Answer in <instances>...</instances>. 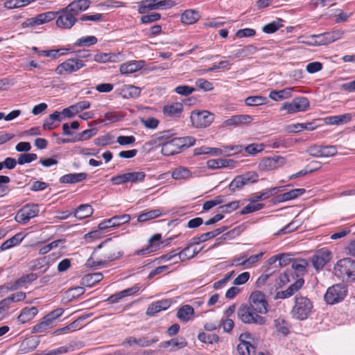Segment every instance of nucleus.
Returning <instances> with one entry per match:
<instances>
[{
  "instance_id": "21",
  "label": "nucleus",
  "mask_w": 355,
  "mask_h": 355,
  "mask_svg": "<svg viewBox=\"0 0 355 355\" xmlns=\"http://www.w3.org/2000/svg\"><path fill=\"white\" fill-rule=\"evenodd\" d=\"M182 148L181 141L173 138L162 144L161 151L164 156H171L178 153Z\"/></svg>"
},
{
  "instance_id": "52",
  "label": "nucleus",
  "mask_w": 355,
  "mask_h": 355,
  "mask_svg": "<svg viewBox=\"0 0 355 355\" xmlns=\"http://www.w3.org/2000/svg\"><path fill=\"white\" fill-rule=\"evenodd\" d=\"M97 38L95 36L83 37L77 40L75 43L76 46H89L97 43Z\"/></svg>"
},
{
  "instance_id": "32",
  "label": "nucleus",
  "mask_w": 355,
  "mask_h": 355,
  "mask_svg": "<svg viewBox=\"0 0 355 355\" xmlns=\"http://www.w3.org/2000/svg\"><path fill=\"white\" fill-rule=\"evenodd\" d=\"M38 313V309L35 306L24 307L21 309L17 320L18 322L24 324L31 320Z\"/></svg>"
},
{
  "instance_id": "37",
  "label": "nucleus",
  "mask_w": 355,
  "mask_h": 355,
  "mask_svg": "<svg viewBox=\"0 0 355 355\" xmlns=\"http://www.w3.org/2000/svg\"><path fill=\"white\" fill-rule=\"evenodd\" d=\"M93 208L88 204L79 205L74 211V216L78 219L87 218L93 214Z\"/></svg>"
},
{
  "instance_id": "3",
  "label": "nucleus",
  "mask_w": 355,
  "mask_h": 355,
  "mask_svg": "<svg viewBox=\"0 0 355 355\" xmlns=\"http://www.w3.org/2000/svg\"><path fill=\"white\" fill-rule=\"evenodd\" d=\"M239 318L245 324H263L266 319L248 304H242L237 311Z\"/></svg>"
},
{
  "instance_id": "41",
  "label": "nucleus",
  "mask_w": 355,
  "mask_h": 355,
  "mask_svg": "<svg viewBox=\"0 0 355 355\" xmlns=\"http://www.w3.org/2000/svg\"><path fill=\"white\" fill-rule=\"evenodd\" d=\"M162 211L159 209H153L150 211H145L141 213L138 217L137 220L139 223L146 222L158 218L162 215Z\"/></svg>"
},
{
  "instance_id": "19",
  "label": "nucleus",
  "mask_w": 355,
  "mask_h": 355,
  "mask_svg": "<svg viewBox=\"0 0 355 355\" xmlns=\"http://www.w3.org/2000/svg\"><path fill=\"white\" fill-rule=\"evenodd\" d=\"M162 239L161 234H155L148 239V245L137 250L135 252L136 255H146L150 253L154 252L160 249L162 242L160 241Z\"/></svg>"
},
{
  "instance_id": "20",
  "label": "nucleus",
  "mask_w": 355,
  "mask_h": 355,
  "mask_svg": "<svg viewBox=\"0 0 355 355\" xmlns=\"http://www.w3.org/2000/svg\"><path fill=\"white\" fill-rule=\"evenodd\" d=\"M286 164V159L281 156L266 157L261 160L259 166L263 170H274Z\"/></svg>"
},
{
  "instance_id": "6",
  "label": "nucleus",
  "mask_w": 355,
  "mask_h": 355,
  "mask_svg": "<svg viewBox=\"0 0 355 355\" xmlns=\"http://www.w3.org/2000/svg\"><path fill=\"white\" fill-rule=\"evenodd\" d=\"M258 180V175L254 171H250L236 176L230 183L229 189L235 192L241 190L244 186L256 182Z\"/></svg>"
},
{
  "instance_id": "5",
  "label": "nucleus",
  "mask_w": 355,
  "mask_h": 355,
  "mask_svg": "<svg viewBox=\"0 0 355 355\" xmlns=\"http://www.w3.org/2000/svg\"><path fill=\"white\" fill-rule=\"evenodd\" d=\"M146 174L144 171H129L114 176L111 178L113 184L119 185L126 183L137 184L142 182Z\"/></svg>"
},
{
  "instance_id": "45",
  "label": "nucleus",
  "mask_w": 355,
  "mask_h": 355,
  "mask_svg": "<svg viewBox=\"0 0 355 355\" xmlns=\"http://www.w3.org/2000/svg\"><path fill=\"white\" fill-rule=\"evenodd\" d=\"M236 349L241 355H253L255 353V347L250 342L240 343Z\"/></svg>"
},
{
  "instance_id": "49",
  "label": "nucleus",
  "mask_w": 355,
  "mask_h": 355,
  "mask_svg": "<svg viewBox=\"0 0 355 355\" xmlns=\"http://www.w3.org/2000/svg\"><path fill=\"white\" fill-rule=\"evenodd\" d=\"M187 343L184 339L182 338L180 340L178 338H172L170 340L165 341L164 343L163 347H171L172 350H177L185 347Z\"/></svg>"
},
{
  "instance_id": "40",
  "label": "nucleus",
  "mask_w": 355,
  "mask_h": 355,
  "mask_svg": "<svg viewBox=\"0 0 355 355\" xmlns=\"http://www.w3.org/2000/svg\"><path fill=\"white\" fill-rule=\"evenodd\" d=\"M60 121V112L58 111H55L44 120L43 123V128L45 130L54 129L57 126L54 124L55 122H59Z\"/></svg>"
},
{
  "instance_id": "4",
  "label": "nucleus",
  "mask_w": 355,
  "mask_h": 355,
  "mask_svg": "<svg viewBox=\"0 0 355 355\" xmlns=\"http://www.w3.org/2000/svg\"><path fill=\"white\" fill-rule=\"evenodd\" d=\"M347 293V286L344 284H337L327 289L324 299L328 304H335L342 302Z\"/></svg>"
},
{
  "instance_id": "38",
  "label": "nucleus",
  "mask_w": 355,
  "mask_h": 355,
  "mask_svg": "<svg viewBox=\"0 0 355 355\" xmlns=\"http://www.w3.org/2000/svg\"><path fill=\"white\" fill-rule=\"evenodd\" d=\"M24 236L21 233H18L14 235L9 239L4 241L0 246V250L4 251L8 250L14 246L19 245L23 240Z\"/></svg>"
},
{
  "instance_id": "39",
  "label": "nucleus",
  "mask_w": 355,
  "mask_h": 355,
  "mask_svg": "<svg viewBox=\"0 0 355 355\" xmlns=\"http://www.w3.org/2000/svg\"><path fill=\"white\" fill-rule=\"evenodd\" d=\"M171 176L177 180H187L192 177V173L186 167L179 166L172 171Z\"/></svg>"
},
{
  "instance_id": "7",
  "label": "nucleus",
  "mask_w": 355,
  "mask_h": 355,
  "mask_svg": "<svg viewBox=\"0 0 355 355\" xmlns=\"http://www.w3.org/2000/svg\"><path fill=\"white\" fill-rule=\"evenodd\" d=\"M39 214V207L37 204H26L16 214L15 220L19 224L25 225L29 220L36 217Z\"/></svg>"
},
{
  "instance_id": "54",
  "label": "nucleus",
  "mask_w": 355,
  "mask_h": 355,
  "mask_svg": "<svg viewBox=\"0 0 355 355\" xmlns=\"http://www.w3.org/2000/svg\"><path fill=\"white\" fill-rule=\"evenodd\" d=\"M275 326L277 331L283 335L288 333V327L286 320L283 318H277L275 320Z\"/></svg>"
},
{
  "instance_id": "30",
  "label": "nucleus",
  "mask_w": 355,
  "mask_h": 355,
  "mask_svg": "<svg viewBox=\"0 0 355 355\" xmlns=\"http://www.w3.org/2000/svg\"><path fill=\"white\" fill-rule=\"evenodd\" d=\"M293 91L294 87H286L282 90H272L269 94V98L275 101H280L289 98Z\"/></svg>"
},
{
  "instance_id": "1",
  "label": "nucleus",
  "mask_w": 355,
  "mask_h": 355,
  "mask_svg": "<svg viewBox=\"0 0 355 355\" xmlns=\"http://www.w3.org/2000/svg\"><path fill=\"white\" fill-rule=\"evenodd\" d=\"M313 308V303L307 297L296 295L291 313L293 318L299 320H304L310 315Z\"/></svg>"
},
{
  "instance_id": "28",
  "label": "nucleus",
  "mask_w": 355,
  "mask_h": 355,
  "mask_svg": "<svg viewBox=\"0 0 355 355\" xmlns=\"http://www.w3.org/2000/svg\"><path fill=\"white\" fill-rule=\"evenodd\" d=\"M90 4V0H73L67 6V8L77 16L79 13L87 10Z\"/></svg>"
},
{
  "instance_id": "47",
  "label": "nucleus",
  "mask_w": 355,
  "mask_h": 355,
  "mask_svg": "<svg viewBox=\"0 0 355 355\" xmlns=\"http://www.w3.org/2000/svg\"><path fill=\"white\" fill-rule=\"evenodd\" d=\"M121 255H122V253L120 252H117V254H116L115 253L107 254L104 256L105 260L94 261L92 260V259H89L88 260V264L92 266L104 265L107 261H112L117 259L118 258L121 257Z\"/></svg>"
},
{
  "instance_id": "51",
  "label": "nucleus",
  "mask_w": 355,
  "mask_h": 355,
  "mask_svg": "<svg viewBox=\"0 0 355 355\" xmlns=\"http://www.w3.org/2000/svg\"><path fill=\"white\" fill-rule=\"evenodd\" d=\"M123 92H124L125 97L136 98L140 95L141 89L132 85H124Z\"/></svg>"
},
{
  "instance_id": "14",
  "label": "nucleus",
  "mask_w": 355,
  "mask_h": 355,
  "mask_svg": "<svg viewBox=\"0 0 355 355\" xmlns=\"http://www.w3.org/2000/svg\"><path fill=\"white\" fill-rule=\"evenodd\" d=\"M250 306L259 314H265L268 312V302L262 292H253L250 296Z\"/></svg>"
},
{
  "instance_id": "11",
  "label": "nucleus",
  "mask_w": 355,
  "mask_h": 355,
  "mask_svg": "<svg viewBox=\"0 0 355 355\" xmlns=\"http://www.w3.org/2000/svg\"><path fill=\"white\" fill-rule=\"evenodd\" d=\"M214 119V114L207 110L193 111L190 116L192 125L198 128L209 126L213 122Z\"/></svg>"
},
{
  "instance_id": "42",
  "label": "nucleus",
  "mask_w": 355,
  "mask_h": 355,
  "mask_svg": "<svg viewBox=\"0 0 355 355\" xmlns=\"http://www.w3.org/2000/svg\"><path fill=\"white\" fill-rule=\"evenodd\" d=\"M315 125L313 123H296V124H291L286 128V131L291 133H296L299 132L304 130H313L315 129Z\"/></svg>"
},
{
  "instance_id": "34",
  "label": "nucleus",
  "mask_w": 355,
  "mask_h": 355,
  "mask_svg": "<svg viewBox=\"0 0 355 355\" xmlns=\"http://www.w3.org/2000/svg\"><path fill=\"white\" fill-rule=\"evenodd\" d=\"M103 277L101 272H94L85 275L80 280V284L84 286L92 287L99 282Z\"/></svg>"
},
{
  "instance_id": "8",
  "label": "nucleus",
  "mask_w": 355,
  "mask_h": 355,
  "mask_svg": "<svg viewBox=\"0 0 355 355\" xmlns=\"http://www.w3.org/2000/svg\"><path fill=\"white\" fill-rule=\"evenodd\" d=\"M58 15L55 24L58 28L63 29L71 28L77 21L76 16L67 8H62L56 12Z\"/></svg>"
},
{
  "instance_id": "22",
  "label": "nucleus",
  "mask_w": 355,
  "mask_h": 355,
  "mask_svg": "<svg viewBox=\"0 0 355 355\" xmlns=\"http://www.w3.org/2000/svg\"><path fill=\"white\" fill-rule=\"evenodd\" d=\"M304 284V280L302 278L297 279L293 284L285 290L277 292L275 295V299H286L293 296L296 293Z\"/></svg>"
},
{
  "instance_id": "9",
  "label": "nucleus",
  "mask_w": 355,
  "mask_h": 355,
  "mask_svg": "<svg viewBox=\"0 0 355 355\" xmlns=\"http://www.w3.org/2000/svg\"><path fill=\"white\" fill-rule=\"evenodd\" d=\"M85 66L84 62L78 58H69L57 66L55 72L58 75L70 74L78 71Z\"/></svg>"
},
{
  "instance_id": "26",
  "label": "nucleus",
  "mask_w": 355,
  "mask_h": 355,
  "mask_svg": "<svg viewBox=\"0 0 355 355\" xmlns=\"http://www.w3.org/2000/svg\"><path fill=\"white\" fill-rule=\"evenodd\" d=\"M145 66L144 60H132L122 64L120 66V72L122 74H130L138 71Z\"/></svg>"
},
{
  "instance_id": "50",
  "label": "nucleus",
  "mask_w": 355,
  "mask_h": 355,
  "mask_svg": "<svg viewBox=\"0 0 355 355\" xmlns=\"http://www.w3.org/2000/svg\"><path fill=\"white\" fill-rule=\"evenodd\" d=\"M266 98L262 96H251L245 99V103L248 106H259L265 104Z\"/></svg>"
},
{
  "instance_id": "16",
  "label": "nucleus",
  "mask_w": 355,
  "mask_h": 355,
  "mask_svg": "<svg viewBox=\"0 0 355 355\" xmlns=\"http://www.w3.org/2000/svg\"><path fill=\"white\" fill-rule=\"evenodd\" d=\"M307 152L314 157H328L334 156L337 153V148L335 146L313 145L309 147Z\"/></svg>"
},
{
  "instance_id": "53",
  "label": "nucleus",
  "mask_w": 355,
  "mask_h": 355,
  "mask_svg": "<svg viewBox=\"0 0 355 355\" xmlns=\"http://www.w3.org/2000/svg\"><path fill=\"white\" fill-rule=\"evenodd\" d=\"M52 324L44 317L42 320L35 325L31 330L32 333H42L51 328Z\"/></svg>"
},
{
  "instance_id": "59",
  "label": "nucleus",
  "mask_w": 355,
  "mask_h": 355,
  "mask_svg": "<svg viewBox=\"0 0 355 355\" xmlns=\"http://www.w3.org/2000/svg\"><path fill=\"white\" fill-rule=\"evenodd\" d=\"M264 150V145L262 144H251L245 147L247 153L254 155Z\"/></svg>"
},
{
  "instance_id": "36",
  "label": "nucleus",
  "mask_w": 355,
  "mask_h": 355,
  "mask_svg": "<svg viewBox=\"0 0 355 355\" xmlns=\"http://www.w3.org/2000/svg\"><path fill=\"white\" fill-rule=\"evenodd\" d=\"M200 18L198 12L194 10H185L180 17L182 23L185 24H193Z\"/></svg>"
},
{
  "instance_id": "44",
  "label": "nucleus",
  "mask_w": 355,
  "mask_h": 355,
  "mask_svg": "<svg viewBox=\"0 0 355 355\" xmlns=\"http://www.w3.org/2000/svg\"><path fill=\"white\" fill-rule=\"evenodd\" d=\"M157 0H143L139 2L138 12L139 14H144L147 10H157Z\"/></svg>"
},
{
  "instance_id": "56",
  "label": "nucleus",
  "mask_w": 355,
  "mask_h": 355,
  "mask_svg": "<svg viewBox=\"0 0 355 355\" xmlns=\"http://www.w3.org/2000/svg\"><path fill=\"white\" fill-rule=\"evenodd\" d=\"M264 205L261 203L252 204L250 203L246 205L243 209L240 211V214L245 215L250 213H252L259 210H261L263 208Z\"/></svg>"
},
{
  "instance_id": "58",
  "label": "nucleus",
  "mask_w": 355,
  "mask_h": 355,
  "mask_svg": "<svg viewBox=\"0 0 355 355\" xmlns=\"http://www.w3.org/2000/svg\"><path fill=\"white\" fill-rule=\"evenodd\" d=\"M191 249V244L189 245L187 247L184 248L183 250H180V261H184L189 259L193 258L195 255H196L199 250H196V248L193 250V251L189 254H187V252L190 251Z\"/></svg>"
},
{
  "instance_id": "63",
  "label": "nucleus",
  "mask_w": 355,
  "mask_h": 355,
  "mask_svg": "<svg viewBox=\"0 0 355 355\" xmlns=\"http://www.w3.org/2000/svg\"><path fill=\"white\" fill-rule=\"evenodd\" d=\"M307 266L308 263L305 259H298L292 263V268L296 272H303L305 271Z\"/></svg>"
},
{
  "instance_id": "13",
  "label": "nucleus",
  "mask_w": 355,
  "mask_h": 355,
  "mask_svg": "<svg viewBox=\"0 0 355 355\" xmlns=\"http://www.w3.org/2000/svg\"><path fill=\"white\" fill-rule=\"evenodd\" d=\"M335 270L340 276H346L352 279H355V260L345 258L339 260L335 267Z\"/></svg>"
},
{
  "instance_id": "29",
  "label": "nucleus",
  "mask_w": 355,
  "mask_h": 355,
  "mask_svg": "<svg viewBox=\"0 0 355 355\" xmlns=\"http://www.w3.org/2000/svg\"><path fill=\"white\" fill-rule=\"evenodd\" d=\"M87 177L86 173H68L60 178L62 184H75L83 181Z\"/></svg>"
},
{
  "instance_id": "35",
  "label": "nucleus",
  "mask_w": 355,
  "mask_h": 355,
  "mask_svg": "<svg viewBox=\"0 0 355 355\" xmlns=\"http://www.w3.org/2000/svg\"><path fill=\"white\" fill-rule=\"evenodd\" d=\"M194 315V309L193 308L188 304L184 305L181 306L178 312L177 317L178 318L184 322H187L190 320Z\"/></svg>"
},
{
  "instance_id": "33",
  "label": "nucleus",
  "mask_w": 355,
  "mask_h": 355,
  "mask_svg": "<svg viewBox=\"0 0 355 355\" xmlns=\"http://www.w3.org/2000/svg\"><path fill=\"white\" fill-rule=\"evenodd\" d=\"M305 192L306 190L304 189H294L289 191L288 192H286L278 195L277 196V200L279 202H283L294 200L302 196Z\"/></svg>"
},
{
  "instance_id": "61",
  "label": "nucleus",
  "mask_w": 355,
  "mask_h": 355,
  "mask_svg": "<svg viewBox=\"0 0 355 355\" xmlns=\"http://www.w3.org/2000/svg\"><path fill=\"white\" fill-rule=\"evenodd\" d=\"M196 85L205 92L211 91L214 89L213 84L204 78L196 80Z\"/></svg>"
},
{
  "instance_id": "43",
  "label": "nucleus",
  "mask_w": 355,
  "mask_h": 355,
  "mask_svg": "<svg viewBox=\"0 0 355 355\" xmlns=\"http://www.w3.org/2000/svg\"><path fill=\"white\" fill-rule=\"evenodd\" d=\"M352 119L350 113H346L341 115L333 116L327 118V123L331 125H340L349 122Z\"/></svg>"
},
{
  "instance_id": "15",
  "label": "nucleus",
  "mask_w": 355,
  "mask_h": 355,
  "mask_svg": "<svg viewBox=\"0 0 355 355\" xmlns=\"http://www.w3.org/2000/svg\"><path fill=\"white\" fill-rule=\"evenodd\" d=\"M57 12H46L39 14L34 17L26 19L22 24V28L34 27L52 21L56 17Z\"/></svg>"
},
{
  "instance_id": "18",
  "label": "nucleus",
  "mask_w": 355,
  "mask_h": 355,
  "mask_svg": "<svg viewBox=\"0 0 355 355\" xmlns=\"http://www.w3.org/2000/svg\"><path fill=\"white\" fill-rule=\"evenodd\" d=\"M131 219L129 214H123L120 216H115L105 220L98 224V229L100 230H104L110 227H116L123 224L128 223Z\"/></svg>"
},
{
  "instance_id": "57",
  "label": "nucleus",
  "mask_w": 355,
  "mask_h": 355,
  "mask_svg": "<svg viewBox=\"0 0 355 355\" xmlns=\"http://www.w3.org/2000/svg\"><path fill=\"white\" fill-rule=\"evenodd\" d=\"M96 133V129H88L79 133L76 138L73 139V141H85L90 139L92 137L95 135Z\"/></svg>"
},
{
  "instance_id": "24",
  "label": "nucleus",
  "mask_w": 355,
  "mask_h": 355,
  "mask_svg": "<svg viewBox=\"0 0 355 355\" xmlns=\"http://www.w3.org/2000/svg\"><path fill=\"white\" fill-rule=\"evenodd\" d=\"M171 305V301L169 299H164L152 303L146 310V314L153 316L156 313L168 309Z\"/></svg>"
},
{
  "instance_id": "2",
  "label": "nucleus",
  "mask_w": 355,
  "mask_h": 355,
  "mask_svg": "<svg viewBox=\"0 0 355 355\" xmlns=\"http://www.w3.org/2000/svg\"><path fill=\"white\" fill-rule=\"evenodd\" d=\"M343 34V31L335 30L331 32L311 35L307 37L306 41H302V42L306 45L313 46L327 45L339 40Z\"/></svg>"
},
{
  "instance_id": "60",
  "label": "nucleus",
  "mask_w": 355,
  "mask_h": 355,
  "mask_svg": "<svg viewBox=\"0 0 355 355\" xmlns=\"http://www.w3.org/2000/svg\"><path fill=\"white\" fill-rule=\"evenodd\" d=\"M104 18V15L101 13H95L94 15L85 14L80 17V20L83 21H91L94 22L102 21Z\"/></svg>"
},
{
  "instance_id": "17",
  "label": "nucleus",
  "mask_w": 355,
  "mask_h": 355,
  "mask_svg": "<svg viewBox=\"0 0 355 355\" xmlns=\"http://www.w3.org/2000/svg\"><path fill=\"white\" fill-rule=\"evenodd\" d=\"M331 258V252L327 248H322L311 257V261L314 268L319 270L330 261Z\"/></svg>"
},
{
  "instance_id": "23",
  "label": "nucleus",
  "mask_w": 355,
  "mask_h": 355,
  "mask_svg": "<svg viewBox=\"0 0 355 355\" xmlns=\"http://www.w3.org/2000/svg\"><path fill=\"white\" fill-rule=\"evenodd\" d=\"M253 120V116L248 114H236L232 116L223 122L225 126H239L248 125Z\"/></svg>"
},
{
  "instance_id": "27",
  "label": "nucleus",
  "mask_w": 355,
  "mask_h": 355,
  "mask_svg": "<svg viewBox=\"0 0 355 355\" xmlns=\"http://www.w3.org/2000/svg\"><path fill=\"white\" fill-rule=\"evenodd\" d=\"M258 51L257 46L253 44H249L243 46V48L235 50L232 52V55H230L229 58L232 59L235 58H241L244 59L250 55L255 54Z\"/></svg>"
},
{
  "instance_id": "31",
  "label": "nucleus",
  "mask_w": 355,
  "mask_h": 355,
  "mask_svg": "<svg viewBox=\"0 0 355 355\" xmlns=\"http://www.w3.org/2000/svg\"><path fill=\"white\" fill-rule=\"evenodd\" d=\"M235 161L233 159H209L207 162V166L209 168L216 169L220 168L235 166Z\"/></svg>"
},
{
  "instance_id": "48",
  "label": "nucleus",
  "mask_w": 355,
  "mask_h": 355,
  "mask_svg": "<svg viewBox=\"0 0 355 355\" xmlns=\"http://www.w3.org/2000/svg\"><path fill=\"white\" fill-rule=\"evenodd\" d=\"M36 0H8L5 2V7L8 9H14L28 6Z\"/></svg>"
},
{
  "instance_id": "64",
  "label": "nucleus",
  "mask_w": 355,
  "mask_h": 355,
  "mask_svg": "<svg viewBox=\"0 0 355 355\" xmlns=\"http://www.w3.org/2000/svg\"><path fill=\"white\" fill-rule=\"evenodd\" d=\"M161 19V15L158 12L152 13L150 15H144L141 17L142 24H150Z\"/></svg>"
},
{
  "instance_id": "46",
  "label": "nucleus",
  "mask_w": 355,
  "mask_h": 355,
  "mask_svg": "<svg viewBox=\"0 0 355 355\" xmlns=\"http://www.w3.org/2000/svg\"><path fill=\"white\" fill-rule=\"evenodd\" d=\"M283 26V20L282 19H277L275 21H271L270 23L266 24L263 26L262 31L265 33L271 34L276 32L281 27Z\"/></svg>"
},
{
  "instance_id": "12",
  "label": "nucleus",
  "mask_w": 355,
  "mask_h": 355,
  "mask_svg": "<svg viewBox=\"0 0 355 355\" xmlns=\"http://www.w3.org/2000/svg\"><path fill=\"white\" fill-rule=\"evenodd\" d=\"M309 107V101L304 96L295 98L291 103H284L281 110H286L288 114L305 112Z\"/></svg>"
},
{
  "instance_id": "10",
  "label": "nucleus",
  "mask_w": 355,
  "mask_h": 355,
  "mask_svg": "<svg viewBox=\"0 0 355 355\" xmlns=\"http://www.w3.org/2000/svg\"><path fill=\"white\" fill-rule=\"evenodd\" d=\"M241 146H222L221 148H210V147H200L194 150L195 155H207L213 154L214 155H231V151L239 152L241 150Z\"/></svg>"
},
{
  "instance_id": "25",
  "label": "nucleus",
  "mask_w": 355,
  "mask_h": 355,
  "mask_svg": "<svg viewBox=\"0 0 355 355\" xmlns=\"http://www.w3.org/2000/svg\"><path fill=\"white\" fill-rule=\"evenodd\" d=\"M162 112L165 116L179 118L183 112V105L178 102L167 104L163 107Z\"/></svg>"
},
{
  "instance_id": "55",
  "label": "nucleus",
  "mask_w": 355,
  "mask_h": 355,
  "mask_svg": "<svg viewBox=\"0 0 355 355\" xmlns=\"http://www.w3.org/2000/svg\"><path fill=\"white\" fill-rule=\"evenodd\" d=\"M37 156L35 153H24L19 155L17 163L19 165H23L24 164L31 163L37 159Z\"/></svg>"
},
{
  "instance_id": "62",
  "label": "nucleus",
  "mask_w": 355,
  "mask_h": 355,
  "mask_svg": "<svg viewBox=\"0 0 355 355\" xmlns=\"http://www.w3.org/2000/svg\"><path fill=\"white\" fill-rule=\"evenodd\" d=\"M64 312V309L62 308H58L47 315L44 316V318L47 320L48 322H49L52 325L53 322L60 316L62 315Z\"/></svg>"
}]
</instances>
